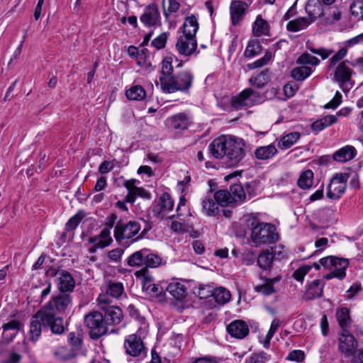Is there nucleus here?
<instances>
[{
  "label": "nucleus",
  "mask_w": 363,
  "mask_h": 363,
  "mask_svg": "<svg viewBox=\"0 0 363 363\" xmlns=\"http://www.w3.org/2000/svg\"><path fill=\"white\" fill-rule=\"evenodd\" d=\"M208 149L212 157L222 160L228 167L239 166L246 155L245 140L232 135L215 138Z\"/></svg>",
  "instance_id": "nucleus-1"
},
{
  "label": "nucleus",
  "mask_w": 363,
  "mask_h": 363,
  "mask_svg": "<svg viewBox=\"0 0 363 363\" xmlns=\"http://www.w3.org/2000/svg\"><path fill=\"white\" fill-rule=\"evenodd\" d=\"M60 315L41 307L31 319L29 330L31 341H37L42 331H50L57 335L64 334L67 330V325Z\"/></svg>",
  "instance_id": "nucleus-2"
},
{
  "label": "nucleus",
  "mask_w": 363,
  "mask_h": 363,
  "mask_svg": "<svg viewBox=\"0 0 363 363\" xmlns=\"http://www.w3.org/2000/svg\"><path fill=\"white\" fill-rule=\"evenodd\" d=\"M246 225L250 230V240L254 246L275 243L279 240L274 225L261 222L257 218L250 216Z\"/></svg>",
  "instance_id": "nucleus-3"
},
{
  "label": "nucleus",
  "mask_w": 363,
  "mask_h": 363,
  "mask_svg": "<svg viewBox=\"0 0 363 363\" xmlns=\"http://www.w3.org/2000/svg\"><path fill=\"white\" fill-rule=\"evenodd\" d=\"M194 74L190 70H184L173 74L161 86L164 94H172L177 91L189 94L193 86Z\"/></svg>",
  "instance_id": "nucleus-4"
},
{
  "label": "nucleus",
  "mask_w": 363,
  "mask_h": 363,
  "mask_svg": "<svg viewBox=\"0 0 363 363\" xmlns=\"http://www.w3.org/2000/svg\"><path fill=\"white\" fill-rule=\"evenodd\" d=\"M141 225L138 221L130 220L124 223L118 220L114 227L113 234L116 242L123 244V240H130L133 243L144 237V231L140 233Z\"/></svg>",
  "instance_id": "nucleus-5"
},
{
  "label": "nucleus",
  "mask_w": 363,
  "mask_h": 363,
  "mask_svg": "<svg viewBox=\"0 0 363 363\" xmlns=\"http://www.w3.org/2000/svg\"><path fill=\"white\" fill-rule=\"evenodd\" d=\"M84 325L91 340H97L108 333V326L101 312L94 311L85 315Z\"/></svg>",
  "instance_id": "nucleus-6"
},
{
  "label": "nucleus",
  "mask_w": 363,
  "mask_h": 363,
  "mask_svg": "<svg viewBox=\"0 0 363 363\" xmlns=\"http://www.w3.org/2000/svg\"><path fill=\"white\" fill-rule=\"evenodd\" d=\"M97 301L100 309L104 312L103 316L108 327L121 323L123 319L122 310L118 306L111 305V300H109L107 296H99Z\"/></svg>",
  "instance_id": "nucleus-7"
},
{
  "label": "nucleus",
  "mask_w": 363,
  "mask_h": 363,
  "mask_svg": "<svg viewBox=\"0 0 363 363\" xmlns=\"http://www.w3.org/2000/svg\"><path fill=\"white\" fill-rule=\"evenodd\" d=\"M72 301L73 296L72 294L58 292L57 294L52 295L42 308L59 315H63L71 309Z\"/></svg>",
  "instance_id": "nucleus-8"
},
{
  "label": "nucleus",
  "mask_w": 363,
  "mask_h": 363,
  "mask_svg": "<svg viewBox=\"0 0 363 363\" xmlns=\"http://www.w3.org/2000/svg\"><path fill=\"white\" fill-rule=\"evenodd\" d=\"M348 64V60L340 62L334 72V80L339 84L340 88L345 93L349 91L354 84L352 76L354 72Z\"/></svg>",
  "instance_id": "nucleus-9"
},
{
  "label": "nucleus",
  "mask_w": 363,
  "mask_h": 363,
  "mask_svg": "<svg viewBox=\"0 0 363 363\" xmlns=\"http://www.w3.org/2000/svg\"><path fill=\"white\" fill-rule=\"evenodd\" d=\"M350 177L349 173H336L328 186L327 197L332 200L339 199L345 191L347 181Z\"/></svg>",
  "instance_id": "nucleus-10"
},
{
  "label": "nucleus",
  "mask_w": 363,
  "mask_h": 363,
  "mask_svg": "<svg viewBox=\"0 0 363 363\" xmlns=\"http://www.w3.org/2000/svg\"><path fill=\"white\" fill-rule=\"evenodd\" d=\"M125 353L133 357L144 358L147 356V349L141 337L137 334L128 335L124 340Z\"/></svg>",
  "instance_id": "nucleus-11"
},
{
  "label": "nucleus",
  "mask_w": 363,
  "mask_h": 363,
  "mask_svg": "<svg viewBox=\"0 0 363 363\" xmlns=\"http://www.w3.org/2000/svg\"><path fill=\"white\" fill-rule=\"evenodd\" d=\"M197 40L196 37H191L182 34L178 36L175 48L180 56L189 57L194 54L199 53L197 51Z\"/></svg>",
  "instance_id": "nucleus-12"
},
{
  "label": "nucleus",
  "mask_w": 363,
  "mask_h": 363,
  "mask_svg": "<svg viewBox=\"0 0 363 363\" xmlns=\"http://www.w3.org/2000/svg\"><path fill=\"white\" fill-rule=\"evenodd\" d=\"M258 93L251 88H247L239 94L232 96L230 105L235 110H241L246 107L252 106L256 102Z\"/></svg>",
  "instance_id": "nucleus-13"
},
{
  "label": "nucleus",
  "mask_w": 363,
  "mask_h": 363,
  "mask_svg": "<svg viewBox=\"0 0 363 363\" xmlns=\"http://www.w3.org/2000/svg\"><path fill=\"white\" fill-rule=\"evenodd\" d=\"M358 342L349 330H341L338 337V349L345 357H350L356 352Z\"/></svg>",
  "instance_id": "nucleus-14"
},
{
  "label": "nucleus",
  "mask_w": 363,
  "mask_h": 363,
  "mask_svg": "<svg viewBox=\"0 0 363 363\" xmlns=\"http://www.w3.org/2000/svg\"><path fill=\"white\" fill-rule=\"evenodd\" d=\"M254 0H232L230 6L231 22L236 26L243 18L245 11L252 4Z\"/></svg>",
  "instance_id": "nucleus-15"
},
{
  "label": "nucleus",
  "mask_w": 363,
  "mask_h": 363,
  "mask_svg": "<svg viewBox=\"0 0 363 363\" xmlns=\"http://www.w3.org/2000/svg\"><path fill=\"white\" fill-rule=\"evenodd\" d=\"M58 292L72 294L74 292L76 281L73 276L67 270L62 269L55 280Z\"/></svg>",
  "instance_id": "nucleus-16"
},
{
  "label": "nucleus",
  "mask_w": 363,
  "mask_h": 363,
  "mask_svg": "<svg viewBox=\"0 0 363 363\" xmlns=\"http://www.w3.org/2000/svg\"><path fill=\"white\" fill-rule=\"evenodd\" d=\"M227 333L230 337L242 340L246 337L250 333L249 326L247 323L240 319L234 320L226 327Z\"/></svg>",
  "instance_id": "nucleus-17"
},
{
  "label": "nucleus",
  "mask_w": 363,
  "mask_h": 363,
  "mask_svg": "<svg viewBox=\"0 0 363 363\" xmlns=\"http://www.w3.org/2000/svg\"><path fill=\"white\" fill-rule=\"evenodd\" d=\"M174 201L169 193H163L152 206V212L157 218L169 213L173 209Z\"/></svg>",
  "instance_id": "nucleus-18"
},
{
  "label": "nucleus",
  "mask_w": 363,
  "mask_h": 363,
  "mask_svg": "<svg viewBox=\"0 0 363 363\" xmlns=\"http://www.w3.org/2000/svg\"><path fill=\"white\" fill-rule=\"evenodd\" d=\"M324 286V281L318 279L307 283L303 298L306 301H311L322 297Z\"/></svg>",
  "instance_id": "nucleus-19"
},
{
  "label": "nucleus",
  "mask_w": 363,
  "mask_h": 363,
  "mask_svg": "<svg viewBox=\"0 0 363 363\" xmlns=\"http://www.w3.org/2000/svg\"><path fill=\"white\" fill-rule=\"evenodd\" d=\"M167 123L171 129L180 131L187 129L191 121L186 113H179L169 118Z\"/></svg>",
  "instance_id": "nucleus-20"
},
{
  "label": "nucleus",
  "mask_w": 363,
  "mask_h": 363,
  "mask_svg": "<svg viewBox=\"0 0 363 363\" xmlns=\"http://www.w3.org/2000/svg\"><path fill=\"white\" fill-rule=\"evenodd\" d=\"M160 18V13L155 4L147 6L140 17V21L147 27L155 26Z\"/></svg>",
  "instance_id": "nucleus-21"
},
{
  "label": "nucleus",
  "mask_w": 363,
  "mask_h": 363,
  "mask_svg": "<svg viewBox=\"0 0 363 363\" xmlns=\"http://www.w3.org/2000/svg\"><path fill=\"white\" fill-rule=\"evenodd\" d=\"M202 208L208 216H215L219 213V205L213 198L212 188L202 199Z\"/></svg>",
  "instance_id": "nucleus-22"
},
{
  "label": "nucleus",
  "mask_w": 363,
  "mask_h": 363,
  "mask_svg": "<svg viewBox=\"0 0 363 363\" xmlns=\"http://www.w3.org/2000/svg\"><path fill=\"white\" fill-rule=\"evenodd\" d=\"M89 244H94L99 249H104L109 246L113 242L109 228H104L99 235L90 237Z\"/></svg>",
  "instance_id": "nucleus-23"
},
{
  "label": "nucleus",
  "mask_w": 363,
  "mask_h": 363,
  "mask_svg": "<svg viewBox=\"0 0 363 363\" xmlns=\"http://www.w3.org/2000/svg\"><path fill=\"white\" fill-rule=\"evenodd\" d=\"M199 28V24L198 20L196 17L192 14L185 18L183 25L178 29L177 33L182 32L183 35L196 37Z\"/></svg>",
  "instance_id": "nucleus-24"
},
{
  "label": "nucleus",
  "mask_w": 363,
  "mask_h": 363,
  "mask_svg": "<svg viewBox=\"0 0 363 363\" xmlns=\"http://www.w3.org/2000/svg\"><path fill=\"white\" fill-rule=\"evenodd\" d=\"M305 10L308 16V20L313 23L317 18L323 21L324 9L323 5L319 1L309 0L305 6Z\"/></svg>",
  "instance_id": "nucleus-25"
},
{
  "label": "nucleus",
  "mask_w": 363,
  "mask_h": 363,
  "mask_svg": "<svg viewBox=\"0 0 363 363\" xmlns=\"http://www.w3.org/2000/svg\"><path fill=\"white\" fill-rule=\"evenodd\" d=\"M357 155V150L352 145H345L343 147L335 151L333 155L335 161L339 162H346L353 160Z\"/></svg>",
  "instance_id": "nucleus-26"
},
{
  "label": "nucleus",
  "mask_w": 363,
  "mask_h": 363,
  "mask_svg": "<svg viewBox=\"0 0 363 363\" xmlns=\"http://www.w3.org/2000/svg\"><path fill=\"white\" fill-rule=\"evenodd\" d=\"M173 57L167 56L161 63V70L160 72V86L167 82L174 74V67L172 66Z\"/></svg>",
  "instance_id": "nucleus-27"
},
{
  "label": "nucleus",
  "mask_w": 363,
  "mask_h": 363,
  "mask_svg": "<svg viewBox=\"0 0 363 363\" xmlns=\"http://www.w3.org/2000/svg\"><path fill=\"white\" fill-rule=\"evenodd\" d=\"M165 291L168 292L174 300L178 301H182L186 296V286L175 281L170 282L166 287Z\"/></svg>",
  "instance_id": "nucleus-28"
},
{
  "label": "nucleus",
  "mask_w": 363,
  "mask_h": 363,
  "mask_svg": "<svg viewBox=\"0 0 363 363\" xmlns=\"http://www.w3.org/2000/svg\"><path fill=\"white\" fill-rule=\"evenodd\" d=\"M278 153V150L274 144L266 146H260L255 149V157L259 160H267L272 159Z\"/></svg>",
  "instance_id": "nucleus-29"
},
{
  "label": "nucleus",
  "mask_w": 363,
  "mask_h": 363,
  "mask_svg": "<svg viewBox=\"0 0 363 363\" xmlns=\"http://www.w3.org/2000/svg\"><path fill=\"white\" fill-rule=\"evenodd\" d=\"M335 316L341 330H349L352 325L350 310L346 307L337 308Z\"/></svg>",
  "instance_id": "nucleus-30"
},
{
  "label": "nucleus",
  "mask_w": 363,
  "mask_h": 363,
  "mask_svg": "<svg viewBox=\"0 0 363 363\" xmlns=\"http://www.w3.org/2000/svg\"><path fill=\"white\" fill-rule=\"evenodd\" d=\"M269 25L262 18L261 15L256 17L252 26V33L256 37H260L263 35H269Z\"/></svg>",
  "instance_id": "nucleus-31"
},
{
  "label": "nucleus",
  "mask_w": 363,
  "mask_h": 363,
  "mask_svg": "<svg viewBox=\"0 0 363 363\" xmlns=\"http://www.w3.org/2000/svg\"><path fill=\"white\" fill-rule=\"evenodd\" d=\"M275 255L269 250H264L257 257V264L263 270H269L272 267Z\"/></svg>",
  "instance_id": "nucleus-32"
},
{
  "label": "nucleus",
  "mask_w": 363,
  "mask_h": 363,
  "mask_svg": "<svg viewBox=\"0 0 363 363\" xmlns=\"http://www.w3.org/2000/svg\"><path fill=\"white\" fill-rule=\"evenodd\" d=\"M337 120V117L335 115H328L314 121L311 125V128L317 134L325 128L335 123Z\"/></svg>",
  "instance_id": "nucleus-33"
},
{
  "label": "nucleus",
  "mask_w": 363,
  "mask_h": 363,
  "mask_svg": "<svg viewBox=\"0 0 363 363\" xmlns=\"http://www.w3.org/2000/svg\"><path fill=\"white\" fill-rule=\"evenodd\" d=\"M147 248H143L132 253L126 259V264L130 267H140L144 266L145 256Z\"/></svg>",
  "instance_id": "nucleus-34"
},
{
  "label": "nucleus",
  "mask_w": 363,
  "mask_h": 363,
  "mask_svg": "<svg viewBox=\"0 0 363 363\" xmlns=\"http://www.w3.org/2000/svg\"><path fill=\"white\" fill-rule=\"evenodd\" d=\"M311 23L308 18L298 17L287 23L286 30L289 32H298L306 29Z\"/></svg>",
  "instance_id": "nucleus-35"
},
{
  "label": "nucleus",
  "mask_w": 363,
  "mask_h": 363,
  "mask_svg": "<svg viewBox=\"0 0 363 363\" xmlns=\"http://www.w3.org/2000/svg\"><path fill=\"white\" fill-rule=\"evenodd\" d=\"M269 72L268 69L262 70L260 72L255 74L249 79L250 84L257 88L264 87L269 82Z\"/></svg>",
  "instance_id": "nucleus-36"
},
{
  "label": "nucleus",
  "mask_w": 363,
  "mask_h": 363,
  "mask_svg": "<svg viewBox=\"0 0 363 363\" xmlns=\"http://www.w3.org/2000/svg\"><path fill=\"white\" fill-rule=\"evenodd\" d=\"M211 297L218 305H224L230 300L231 294L230 291L220 286L213 289Z\"/></svg>",
  "instance_id": "nucleus-37"
},
{
  "label": "nucleus",
  "mask_w": 363,
  "mask_h": 363,
  "mask_svg": "<svg viewBox=\"0 0 363 363\" xmlns=\"http://www.w3.org/2000/svg\"><path fill=\"white\" fill-rule=\"evenodd\" d=\"M342 12L337 7H328L324 9L323 21L326 24H334L341 19Z\"/></svg>",
  "instance_id": "nucleus-38"
},
{
  "label": "nucleus",
  "mask_w": 363,
  "mask_h": 363,
  "mask_svg": "<svg viewBox=\"0 0 363 363\" xmlns=\"http://www.w3.org/2000/svg\"><path fill=\"white\" fill-rule=\"evenodd\" d=\"M300 137L301 134L298 132L287 133L280 139L278 146L281 150L289 149L300 139Z\"/></svg>",
  "instance_id": "nucleus-39"
},
{
  "label": "nucleus",
  "mask_w": 363,
  "mask_h": 363,
  "mask_svg": "<svg viewBox=\"0 0 363 363\" xmlns=\"http://www.w3.org/2000/svg\"><path fill=\"white\" fill-rule=\"evenodd\" d=\"M314 174L311 169H306L300 174L297 184L302 189H308L311 188L313 182Z\"/></svg>",
  "instance_id": "nucleus-40"
},
{
  "label": "nucleus",
  "mask_w": 363,
  "mask_h": 363,
  "mask_svg": "<svg viewBox=\"0 0 363 363\" xmlns=\"http://www.w3.org/2000/svg\"><path fill=\"white\" fill-rule=\"evenodd\" d=\"M213 196L216 201L220 206H227L233 203L230 192L226 189L218 190L216 192L213 191Z\"/></svg>",
  "instance_id": "nucleus-41"
},
{
  "label": "nucleus",
  "mask_w": 363,
  "mask_h": 363,
  "mask_svg": "<svg viewBox=\"0 0 363 363\" xmlns=\"http://www.w3.org/2000/svg\"><path fill=\"white\" fill-rule=\"evenodd\" d=\"M230 196L233 203H240L245 199V191L244 186L241 184H233L230 185Z\"/></svg>",
  "instance_id": "nucleus-42"
},
{
  "label": "nucleus",
  "mask_w": 363,
  "mask_h": 363,
  "mask_svg": "<svg viewBox=\"0 0 363 363\" xmlns=\"http://www.w3.org/2000/svg\"><path fill=\"white\" fill-rule=\"evenodd\" d=\"M126 97L130 100L142 101L146 96V91L140 85H135L125 92Z\"/></svg>",
  "instance_id": "nucleus-43"
},
{
  "label": "nucleus",
  "mask_w": 363,
  "mask_h": 363,
  "mask_svg": "<svg viewBox=\"0 0 363 363\" xmlns=\"http://www.w3.org/2000/svg\"><path fill=\"white\" fill-rule=\"evenodd\" d=\"M124 291L123 285L121 282H110L106 289V294L111 300V298H118ZM100 296H102L101 294Z\"/></svg>",
  "instance_id": "nucleus-44"
},
{
  "label": "nucleus",
  "mask_w": 363,
  "mask_h": 363,
  "mask_svg": "<svg viewBox=\"0 0 363 363\" xmlns=\"http://www.w3.org/2000/svg\"><path fill=\"white\" fill-rule=\"evenodd\" d=\"M313 72L312 68L308 66L295 67L291 70V76L296 81L302 82Z\"/></svg>",
  "instance_id": "nucleus-45"
},
{
  "label": "nucleus",
  "mask_w": 363,
  "mask_h": 363,
  "mask_svg": "<svg viewBox=\"0 0 363 363\" xmlns=\"http://www.w3.org/2000/svg\"><path fill=\"white\" fill-rule=\"evenodd\" d=\"M262 50V46L259 40H251L249 41L245 50L244 55L246 57L252 58L258 55Z\"/></svg>",
  "instance_id": "nucleus-46"
},
{
  "label": "nucleus",
  "mask_w": 363,
  "mask_h": 363,
  "mask_svg": "<svg viewBox=\"0 0 363 363\" xmlns=\"http://www.w3.org/2000/svg\"><path fill=\"white\" fill-rule=\"evenodd\" d=\"M162 264V258L153 253L150 249H147V252L145 256V267L148 268H157Z\"/></svg>",
  "instance_id": "nucleus-47"
},
{
  "label": "nucleus",
  "mask_w": 363,
  "mask_h": 363,
  "mask_svg": "<svg viewBox=\"0 0 363 363\" xmlns=\"http://www.w3.org/2000/svg\"><path fill=\"white\" fill-rule=\"evenodd\" d=\"M84 216L85 214L83 211H79L75 215L72 216L65 224L66 231L75 230Z\"/></svg>",
  "instance_id": "nucleus-48"
},
{
  "label": "nucleus",
  "mask_w": 363,
  "mask_h": 363,
  "mask_svg": "<svg viewBox=\"0 0 363 363\" xmlns=\"http://www.w3.org/2000/svg\"><path fill=\"white\" fill-rule=\"evenodd\" d=\"M135 276L137 278H142L143 289H145L149 284H152L153 277L149 274V270L147 267H143L140 270L135 272Z\"/></svg>",
  "instance_id": "nucleus-49"
},
{
  "label": "nucleus",
  "mask_w": 363,
  "mask_h": 363,
  "mask_svg": "<svg viewBox=\"0 0 363 363\" xmlns=\"http://www.w3.org/2000/svg\"><path fill=\"white\" fill-rule=\"evenodd\" d=\"M320 62L318 58L308 52H303L296 60V63L298 65H311L313 66L319 65Z\"/></svg>",
  "instance_id": "nucleus-50"
},
{
  "label": "nucleus",
  "mask_w": 363,
  "mask_h": 363,
  "mask_svg": "<svg viewBox=\"0 0 363 363\" xmlns=\"http://www.w3.org/2000/svg\"><path fill=\"white\" fill-rule=\"evenodd\" d=\"M152 296L157 298H162L165 296V291L164 288L159 284H149L143 289Z\"/></svg>",
  "instance_id": "nucleus-51"
},
{
  "label": "nucleus",
  "mask_w": 363,
  "mask_h": 363,
  "mask_svg": "<svg viewBox=\"0 0 363 363\" xmlns=\"http://www.w3.org/2000/svg\"><path fill=\"white\" fill-rule=\"evenodd\" d=\"M255 289L257 293H259L264 296H271L277 291L274 286L269 281H264L262 284L256 286Z\"/></svg>",
  "instance_id": "nucleus-52"
},
{
  "label": "nucleus",
  "mask_w": 363,
  "mask_h": 363,
  "mask_svg": "<svg viewBox=\"0 0 363 363\" xmlns=\"http://www.w3.org/2000/svg\"><path fill=\"white\" fill-rule=\"evenodd\" d=\"M333 270L337 272H346V269L349 265V259L333 256Z\"/></svg>",
  "instance_id": "nucleus-53"
},
{
  "label": "nucleus",
  "mask_w": 363,
  "mask_h": 363,
  "mask_svg": "<svg viewBox=\"0 0 363 363\" xmlns=\"http://www.w3.org/2000/svg\"><path fill=\"white\" fill-rule=\"evenodd\" d=\"M255 252L251 249H245L242 254V264L247 266L252 265L257 259Z\"/></svg>",
  "instance_id": "nucleus-54"
},
{
  "label": "nucleus",
  "mask_w": 363,
  "mask_h": 363,
  "mask_svg": "<svg viewBox=\"0 0 363 363\" xmlns=\"http://www.w3.org/2000/svg\"><path fill=\"white\" fill-rule=\"evenodd\" d=\"M52 284L50 281L47 282L45 284H43L42 286H35L33 290V292H39L40 293V302H43L46 297L51 292Z\"/></svg>",
  "instance_id": "nucleus-55"
},
{
  "label": "nucleus",
  "mask_w": 363,
  "mask_h": 363,
  "mask_svg": "<svg viewBox=\"0 0 363 363\" xmlns=\"http://www.w3.org/2000/svg\"><path fill=\"white\" fill-rule=\"evenodd\" d=\"M350 11L352 16L357 17V20H363V1H354L350 6Z\"/></svg>",
  "instance_id": "nucleus-56"
},
{
  "label": "nucleus",
  "mask_w": 363,
  "mask_h": 363,
  "mask_svg": "<svg viewBox=\"0 0 363 363\" xmlns=\"http://www.w3.org/2000/svg\"><path fill=\"white\" fill-rule=\"evenodd\" d=\"M272 56V52L267 51L262 57L255 60L252 63L247 64V66L250 69L261 67L267 64V62L271 60Z\"/></svg>",
  "instance_id": "nucleus-57"
},
{
  "label": "nucleus",
  "mask_w": 363,
  "mask_h": 363,
  "mask_svg": "<svg viewBox=\"0 0 363 363\" xmlns=\"http://www.w3.org/2000/svg\"><path fill=\"white\" fill-rule=\"evenodd\" d=\"M54 355L59 360L67 361L72 359L74 356V354L72 352H68L67 347H61L54 352Z\"/></svg>",
  "instance_id": "nucleus-58"
},
{
  "label": "nucleus",
  "mask_w": 363,
  "mask_h": 363,
  "mask_svg": "<svg viewBox=\"0 0 363 363\" xmlns=\"http://www.w3.org/2000/svg\"><path fill=\"white\" fill-rule=\"evenodd\" d=\"M312 266L303 265L298 268L293 273V277L298 281L302 282L304 279L305 276L310 272Z\"/></svg>",
  "instance_id": "nucleus-59"
},
{
  "label": "nucleus",
  "mask_w": 363,
  "mask_h": 363,
  "mask_svg": "<svg viewBox=\"0 0 363 363\" xmlns=\"http://www.w3.org/2000/svg\"><path fill=\"white\" fill-rule=\"evenodd\" d=\"M347 53V48H342L338 50L329 60V67H335L337 63L346 56Z\"/></svg>",
  "instance_id": "nucleus-60"
},
{
  "label": "nucleus",
  "mask_w": 363,
  "mask_h": 363,
  "mask_svg": "<svg viewBox=\"0 0 363 363\" xmlns=\"http://www.w3.org/2000/svg\"><path fill=\"white\" fill-rule=\"evenodd\" d=\"M67 341L70 345L75 350H79L82 344V337L81 335L75 333H70L67 337Z\"/></svg>",
  "instance_id": "nucleus-61"
},
{
  "label": "nucleus",
  "mask_w": 363,
  "mask_h": 363,
  "mask_svg": "<svg viewBox=\"0 0 363 363\" xmlns=\"http://www.w3.org/2000/svg\"><path fill=\"white\" fill-rule=\"evenodd\" d=\"M167 40V33H162L152 41L151 45L157 50H160L165 47Z\"/></svg>",
  "instance_id": "nucleus-62"
},
{
  "label": "nucleus",
  "mask_w": 363,
  "mask_h": 363,
  "mask_svg": "<svg viewBox=\"0 0 363 363\" xmlns=\"http://www.w3.org/2000/svg\"><path fill=\"white\" fill-rule=\"evenodd\" d=\"M269 355L265 352H260L251 354L248 359V363H265L269 359Z\"/></svg>",
  "instance_id": "nucleus-63"
},
{
  "label": "nucleus",
  "mask_w": 363,
  "mask_h": 363,
  "mask_svg": "<svg viewBox=\"0 0 363 363\" xmlns=\"http://www.w3.org/2000/svg\"><path fill=\"white\" fill-rule=\"evenodd\" d=\"M304 358L305 354L303 351L300 350H294L289 353L286 359L300 362H302Z\"/></svg>",
  "instance_id": "nucleus-64"
}]
</instances>
